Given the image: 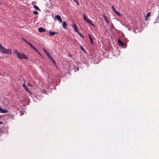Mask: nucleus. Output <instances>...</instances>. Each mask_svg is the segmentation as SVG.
I'll return each mask as SVG.
<instances>
[{
    "label": "nucleus",
    "mask_w": 159,
    "mask_h": 159,
    "mask_svg": "<svg viewBox=\"0 0 159 159\" xmlns=\"http://www.w3.org/2000/svg\"><path fill=\"white\" fill-rule=\"evenodd\" d=\"M56 66V68L57 69L58 67H57V66Z\"/></svg>",
    "instance_id": "31"
},
{
    "label": "nucleus",
    "mask_w": 159,
    "mask_h": 159,
    "mask_svg": "<svg viewBox=\"0 0 159 159\" xmlns=\"http://www.w3.org/2000/svg\"><path fill=\"white\" fill-rule=\"evenodd\" d=\"M118 43L122 46H124L125 45L124 43H123L120 39H119L118 40Z\"/></svg>",
    "instance_id": "14"
},
{
    "label": "nucleus",
    "mask_w": 159,
    "mask_h": 159,
    "mask_svg": "<svg viewBox=\"0 0 159 159\" xmlns=\"http://www.w3.org/2000/svg\"><path fill=\"white\" fill-rule=\"evenodd\" d=\"M80 36L82 37H84V36L80 33L79 32V33H77Z\"/></svg>",
    "instance_id": "23"
},
{
    "label": "nucleus",
    "mask_w": 159,
    "mask_h": 159,
    "mask_svg": "<svg viewBox=\"0 0 159 159\" xmlns=\"http://www.w3.org/2000/svg\"><path fill=\"white\" fill-rule=\"evenodd\" d=\"M83 18H84V20L85 21H87V20H88L87 19L86 16H85L84 14L83 15Z\"/></svg>",
    "instance_id": "17"
},
{
    "label": "nucleus",
    "mask_w": 159,
    "mask_h": 159,
    "mask_svg": "<svg viewBox=\"0 0 159 159\" xmlns=\"http://www.w3.org/2000/svg\"><path fill=\"white\" fill-rule=\"evenodd\" d=\"M1 117V116L0 115V118Z\"/></svg>",
    "instance_id": "32"
},
{
    "label": "nucleus",
    "mask_w": 159,
    "mask_h": 159,
    "mask_svg": "<svg viewBox=\"0 0 159 159\" xmlns=\"http://www.w3.org/2000/svg\"><path fill=\"white\" fill-rule=\"evenodd\" d=\"M1 108V107H0V109Z\"/></svg>",
    "instance_id": "33"
},
{
    "label": "nucleus",
    "mask_w": 159,
    "mask_h": 159,
    "mask_svg": "<svg viewBox=\"0 0 159 159\" xmlns=\"http://www.w3.org/2000/svg\"><path fill=\"white\" fill-rule=\"evenodd\" d=\"M103 16L105 19L106 20V19H107L105 16Z\"/></svg>",
    "instance_id": "27"
},
{
    "label": "nucleus",
    "mask_w": 159,
    "mask_h": 159,
    "mask_svg": "<svg viewBox=\"0 0 159 159\" xmlns=\"http://www.w3.org/2000/svg\"><path fill=\"white\" fill-rule=\"evenodd\" d=\"M159 23V16L157 18L156 22H154V23Z\"/></svg>",
    "instance_id": "20"
},
{
    "label": "nucleus",
    "mask_w": 159,
    "mask_h": 159,
    "mask_svg": "<svg viewBox=\"0 0 159 159\" xmlns=\"http://www.w3.org/2000/svg\"><path fill=\"white\" fill-rule=\"evenodd\" d=\"M106 22L107 24H108L109 23V22H108V19H106Z\"/></svg>",
    "instance_id": "26"
},
{
    "label": "nucleus",
    "mask_w": 159,
    "mask_h": 159,
    "mask_svg": "<svg viewBox=\"0 0 159 159\" xmlns=\"http://www.w3.org/2000/svg\"><path fill=\"white\" fill-rule=\"evenodd\" d=\"M150 12H148L147 15L145 16V20H148V18L150 16Z\"/></svg>",
    "instance_id": "11"
},
{
    "label": "nucleus",
    "mask_w": 159,
    "mask_h": 159,
    "mask_svg": "<svg viewBox=\"0 0 159 159\" xmlns=\"http://www.w3.org/2000/svg\"><path fill=\"white\" fill-rule=\"evenodd\" d=\"M13 52L16 54L18 57L20 59H25L26 60L28 59V57L22 53H20L16 49H15Z\"/></svg>",
    "instance_id": "2"
},
{
    "label": "nucleus",
    "mask_w": 159,
    "mask_h": 159,
    "mask_svg": "<svg viewBox=\"0 0 159 159\" xmlns=\"http://www.w3.org/2000/svg\"><path fill=\"white\" fill-rule=\"evenodd\" d=\"M81 49L84 52H85L84 49L82 46L81 47Z\"/></svg>",
    "instance_id": "24"
},
{
    "label": "nucleus",
    "mask_w": 159,
    "mask_h": 159,
    "mask_svg": "<svg viewBox=\"0 0 159 159\" xmlns=\"http://www.w3.org/2000/svg\"><path fill=\"white\" fill-rule=\"evenodd\" d=\"M89 39L90 40L91 43L92 44H93V39L92 37H91V35L89 34Z\"/></svg>",
    "instance_id": "13"
},
{
    "label": "nucleus",
    "mask_w": 159,
    "mask_h": 159,
    "mask_svg": "<svg viewBox=\"0 0 159 159\" xmlns=\"http://www.w3.org/2000/svg\"><path fill=\"white\" fill-rule=\"evenodd\" d=\"M34 7L35 9L38 10H40L39 8L37 6L34 5Z\"/></svg>",
    "instance_id": "19"
},
{
    "label": "nucleus",
    "mask_w": 159,
    "mask_h": 159,
    "mask_svg": "<svg viewBox=\"0 0 159 159\" xmlns=\"http://www.w3.org/2000/svg\"><path fill=\"white\" fill-rule=\"evenodd\" d=\"M8 112L7 110L2 109L1 108L0 109V112L1 113H6Z\"/></svg>",
    "instance_id": "7"
},
{
    "label": "nucleus",
    "mask_w": 159,
    "mask_h": 159,
    "mask_svg": "<svg viewBox=\"0 0 159 159\" xmlns=\"http://www.w3.org/2000/svg\"><path fill=\"white\" fill-rule=\"evenodd\" d=\"M75 2L77 5H79V2L77 1V0H73Z\"/></svg>",
    "instance_id": "21"
},
{
    "label": "nucleus",
    "mask_w": 159,
    "mask_h": 159,
    "mask_svg": "<svg viewBox=\"0 0 159 159\" xmlns=\"http://www.w3.org/2000/svg\"><path fill=\"white\" fill-rule=\"evenodd\" d=\"M49 33L51 36H53L55 34L58 33L57 32H51L50 31H49Z\"/></svg>",
    "instance_id": "16"
},
{
    "label": "nucleus",
    "mask_w": 159,
    "mask_h": 159,
    "mask_svg": "<svg viewBox=\"0 0 159 159\" xmlns=\"http://www.w3.org/2000/svg\"><path fill=\"white\" fill-rule=\"evenodd\" d=\"M55 18L60 22H62L61 18L59 15H57L55 17Z\"/></svg>",
    "instance_id": "5"
},
{
    "label": "nucleus",
    "mask_w": 159,
    "mask_h": 159,
    "mask_svg": "<svg viewBox=\"0 0 159 159\" xmlns=\"http://www.w3.org/2000/svg\"><path fill=\"white\" fill-rule=\"evenodd\" d=\"M87 22L88 23H89L90 25L92 26H93V27H94L95 26V25L93 24V23H92V22L91 21V20H87Z\"/></svg>",
    "instance_id": "12"
},
{
    "label": "nucleus",
    "mask_w": 159,
    "mask_h": 159,
    "mask_svg": "<svg viewBox=\"0 0 159 159\" xmlns=\"http://www.w3.org/2000/svg\"><path fill=\"white\" fill-rule=\"evenodd\" d=\"M2 122L0 121V124H2Z\"/></svg>",
    "instance_id": "28"
},
{
    "label": "nucleus",
    "mask_w": 159,
    "mask_h": 159,
    "mask_svg": "<svg viewBox=\"0 0 159 159\" xmlns=\"http://www.w3.org/2000/svg\"><path fill=\"white\" fill-rule=\"evenodd\" d=\"M67 25L66 22L63 21L62 22V26L63 28H65L66 27Z\"/></svg>",
    "instance_id": "15"
},
{
    "label": "nucleus",
    "mask_w": 159,
    "mask_h": 159,
    "mask_svg": "<svg viewBox=\"0 0 159 159\" xmlns=\"http://www.w3.org/2000/svg\"><path fill=\"white\" fill-rule=\"evenodd\" d=\"M43 51H44V52L47 54V55L48 56L49 58H50V57H51L50 56V55L49 54L48 52L47 51L46 49H45V48H43Z\"/></svg>",
    "instance_id": "9"
},
{
    "label": "nucleus",
    "mask_w": 159,
    "mask_h": 159,
    "mask_svg": "<svg viewBox=\"0 0 159 159\" xmlns=\"http://www.w3.org/2000/svg\"><path fill=\"white\" fill-rule=\"evenodd\" d=\"M33 13L36 15H37L38 14V12L36 11H34L33 12Z\"/></svg>",
    "instance_id": "22"
},
{
    "label": "nucleus",
    "mask_w": 159,
    "mask_h": 159,
    "mask_svg": "<svg viewBox=\"0 0 159 159\" xmlns=\"http://www.w3.org/2000/svg\"><path fill=\"white\" fill-rule=\"evenodd\" d=\"M21 39L23 40L27 44L29 45L31 48L34 49L38 53H39V52L38 51V50L30 43L26 40L23 38H21Z\"/></svg>",
    "instance_id": "3"
},
{
    "label": "nucleus",
    "mask_w": 159,
    "mask_h": 159,
    "mask_svg": "<svg viewBox=\"0 0 159 159\" xmlns=\"http://www.w3.org/2000/svg\"><path fill=\"white\" fill-rule=\"evenodd\" d=\"M28 85L30 86L31 87V86H32V84H30V83H28Z\"/></svg>",
    "instance_id": "25"
},
{
    "label": "nucleus",
    "mask_w": 159,
    "mask_h": 159,
    "mask_svg": "<svg viewBox=\"0 0 159 159\" xmlns=\"http://www.w3.org/2000/svg\"><path fill=\"white\" fill-rule=\"evenodd\" d=\"M79 70V68H77V71H78V70Z\"/></svg>",
    "instance_id": "30"
},
{
    "label": "nucleus",
    "mask_w": 159,
    "mask_h": 159,
    "mask_svg": "<svg viewBox=\"0 0 159 159\" xmlns=\"http://www.w3.org/2000/svg\"><path fill=\"white\" fill-rule=\"evenodd\" d=\"M0 51L2 53L11 55L12 51L10 49H6L2 46V44L0 45Z\"/></svg>",
    "instance_id": "1"
},
{
    "label": "nucleus",
    "mask_w": 159,
    "mask_h": 159,
    "mask_svg": "<svg viewBox=\"0 0 159 159\" xmlns=\"http://www.w3.org/2000/svg\"><path fill=\"white\" fill-rule=\"evenodd\" d=\"M73 26L74 28V29L75 31L77 33H79V31L77 30V27L76 25L75 24H73Z\"/></svg>",
    "instance_id": "10"
},
{
    "label": "nucleus",
    "mask_w": 159,
    "mask_h": 159,
    "mask_svg": "<svg viewBox=\"0 0 159 159\" xmlns=\"http://www.w3.org/2000/svg\"><path fill=\"white\" fill-rule=\"evenodd\" d=\"M49 58L51 59V60L53 62V63L55 64V62L53 58L52 57H50Z\"/></svg>",
    "instance_id": "18"
},
{
    "label": "nucleus",
    "mask_w": 159,
    "mask_h": 159,
    "mask_svg": "<svg viewBox=\"0 0 159 159\" xmlns=\"http://www.w3.org/2000/svg\"><path fill=\"white\" fill-rule=\"evenodd\" d=\"M23 87L25 89L26 92L29 93H30V94H31V92L29 90L28 88L26 86L25 83L23 84Z\"/></svg>",
    "instance_id": "4"
},
{
    "label": "nucleus",
    "mask_w": 159,
    "mask_h": 159,
    "mask_svg": "<svg viewBox=\"0 0 159 159\" xmlns=\"http://www.w3.org/2000/svg\"><path fill=\"white\" fill-rule=\"evenodd\" d=\"M35 2H32V4H34V3Z\"/></svg>",
    "instance_id": "29"
},
{
    "label": "nucleus",
    "mask_w": 159,
    "mask_h": 159,
    "mask_svg": "<svg viewBox=\"0 0 159 159\" xmlns=\"http://www.w3.org/2000/svg\"><path fill=\"white\" fill-rule=\"evenodd\" d=\"M38 31L40 32H44L45 31V30L42 27H40L38 29Z\"/></svg>",
    "instance_id": "8"
},
{
    "label": "nucleus",
    "mask_w": 159,
    "mask_h": 159,
    "mask_svg": "<svg viewBox=\"0 0 159 159\" xmlns=\"http://www.w3.org/2000/svg\"><path fill=\"white\" fill-rule=\"evenodd\" d=\"M112 9L113 11L115 13H116L118 16H121L120 13L119 12H118L117 11H116V10H115V8L113 6H112Z\"/></svg>",
    "instance_id": "6"
}]
</instances>
